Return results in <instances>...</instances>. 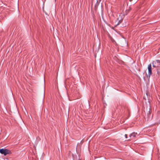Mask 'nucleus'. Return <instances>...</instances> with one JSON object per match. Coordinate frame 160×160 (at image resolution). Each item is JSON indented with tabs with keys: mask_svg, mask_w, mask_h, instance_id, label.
Here are the masks:
<instances>
[{
	"mask_svg": "<svg viewBox=\"0 0 160 160\" xmlns=\"http://www.w3.org/2000/svg\"><path fill=\"white\" fill-rule=\"evenodd\" d=\"M125 137L126 138H128V135L127 134H125Z\"/></svg>",
	"mask_w": 160,
	"mask_h": 160,
	"instance_id": "6",
	"label": "nucleus"
},
{
	"mask_svg": "<svg viewBox=\"0 0 160 160\" xmlns=\"http://www.w3.org/2000/svg\"><path fill=\"white\" fill-rule=\"evenodd\" d=\"M148 75L149 77L152 74V67L151 64H150L148 66Z\"/></svg>",
	"mask_w": 160,
	"mask_h": 160,
	"instance_id": "3",
	"label": "nucleus"
},
{
	"mask_svg": "<svg viewBox=\"0 0 160 160\" xmlns=\"http://www.w3.org/2000/svg\"><path fill=\"white\" fill-rule=\"evenodd\" d=\"M152 65L153 68H156L160 65V60H156L152 62Z\"/></svg>",
	"mask_w": 160,
	"mask_h": 160,
	"instance_id": "2",
	"label": "nucleus"
},
{
	"mask_svg": "<svg viewBox=\"0 0 160 160\" xmlns=\"http://www.w3.org/2000/svg\"><path fill=\"white\" fill-rule=\"evenodd\" d=\"M137 134V133H135V132H133L132 133H131L129 136V137L131 138H134L136 136V135Z\"/></svg>",
	"mask_w": 160,
	"mask_h": 160,
	"instance_id": "4",
	"label": "nucleus"
},
{
	"mask_svg": "<svg viewBox=\"0 0 160 160\" xmlns=\"http://www.w3.org/2000/svg\"><path fill=\"white\" fill-rule=\"evenodd\" d=\"M0 153L2 154H4L5 156H6L7 154H11V152L10 150L8 149L2 148L0 149Z\"/></svg>",
	"mask_w": 160,
	"mask_h": 160,
	"instance_id": "1",
	"label": "nucleus"
},
{
	"mask_svg": "<svg viewBox=\"0 0 160 160\" xmlns=\"http://www.w3.org/2000/svg\"><path fill=\"white\" fill-rule=\"evenodd\" d=\"M131 0H130V1H131Z\"/></svg>",
	"mask_w": 160,
	"mask_h": 160,
	"instance_id": "8",
	"label": "nucleus"
},
{
	"mask_svg": "<svg viewBox=\"0 0 160 160\" xmlns=\"http://www.w3.org/2000/svg\"><path fill=\"white\" fill-rule=\"evenodd\" d=\"M131 0H130V1H131Z\"/></svg>",
	"mask_w": 160,
	"mask_h": 160,
	"instance_id": "7",
	"label": "nucleus"
},
{
	"mask_svg": "<svg viewBox=\"0 0 160 160\" xmlns=\"http://www.w3.org/2000/svg\"><path fill=\"white\" fill-rule=\"evenodd\" d=\"M130 9H127L126 10L125 13H126V15H127L128 14V13L130 11Z\"/></svg>",
	"mask_w": 160,
	"mask_h": 160,
	"instance_id": "5",
	"label": "nucleus"
},
{
	"mask_svg": "<svg viewBox=\"0 0 160 160\" xmlns=\"http://www.w3.org/2000/svg\"><path fill=\"white\" fill-rule=\"evenodd\" d=\"M79 160H81L80 159H79Z\"/></svg>",
	"mask_w": 160,
	"mask_h": 160,
	"instance_id": "9",
	"label": "nucleus"
}]
</instances>
